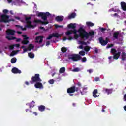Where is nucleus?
Returning a JSON list of instances; mask_svg holds the SVG:
<instances>
[{
  "mask_svg": "<svg viewBox=\"0 0 126 126\" xmlns=\"http://www.w3.org/2000/svg\"><path fill=\"white\" fill-rule=\"evenodd\" d=\"M77 32L79 34V36L81 38V39H83V40H87V39L89 38V36H94L95 34L93 31L89 32L88 33L86 31L83 29V27H80L78 30Z\"/></svg>",
  "mask_w": 126,
  "mask_h": 126,
  "instance_id": "1",
  "label": "nucleus"
},
{
  "mask_svg": "<svg viewBox=\"0 0 126 126\" xmlns=\"http://www.w3.org/2000/svg\"><path fill=\"white\" fill-rule=\"evenodd\" d=\"M16 32L14 30L8 29L6 31V34L7 36H6V38L9 41H11V40H15L16 39V37L13 36H14L15 35V33Z\"/></svg>",
  "mask_w": 126,
  "mask_h": 126,
  "instance_id": "2",
  "label": "nucleus"
},
{
  "mask_svg": "<svg viewBox=\"0 0 126 126\" xmlns=\"http://www.w3.org/2000/svg\"><path fill=\"white\" fill-rule=\"evenodd\" d=\"M38 82H42V79L40 78L39 74H35L34 76L32 77L31 80L30 81L31 84Z\"/></svg>",
  "mask_w": 126,
  "mask_h": 126,
  "instance_id": "3",
  "label": "nucleus"
},
{
  "mask_svg": "<svg viewBox=\"0 0 126 126\" xmlns=\"http://www.w3.org/2000/svg\"><path fill=\"white\" fill-rule=\"evenodd\" d=\"M69 60H72L74 62H77L79 60H81V56L79 54H73L68 56Z\"/></svg>",
  "mask_w": 126,
  "mask_h": 126,
  "instance_id": "4",
  "label": "nucleus"
},
{
  "mask_svg": "<svg viewBox=\"0 0 126 126\" xmlns=\"http://www.w3.org/2000/svg\"><path fill=\"white\" fill-rule=\"evenodd\" d=\"M50 15H51V14L48 12L46 13L39 12L38 13L37 16H38V17H41L44 21H47V20H48V16H50Z\"/></svg>",
  "mask_w": 126,
  "mask_h": 126,
  "instance_id": "5",
  "label": "nucleus"
},
{
  "mask_svg": "<svg viewBox=\"0 0 126 126\" xmlns=\"http://www.w3.org/2000/svg\"><path fill=\"white\" fill-rule=\"evenodd\" d=\"M8 19H9V16L6 14H2L0 16V22L7 23V22H9V21H10V20H8Z\"/></svg>",
  "mask_w": 126,
  "mask_h": 126,
  "instance_id": "6",
  "label": "nucleus"
},
{
  "mask_svg": "<svg viewBox=\"0 0 126 126\" xmlns=\"http://www.w3.org/2000/svg\"><path fill=\"white\" fill-rule=\"evenodd\" d=\"M25 19L27 22L26 27H27V28H32V27H33V25H32V22L29 21L31 19V17H26Z\"/></svg>",
  "mask_w": 126,
  "mask_h": 126,
  "instance_id": "7",
  "label": "nucleus"
},
{
  "mask_svg": "<svg viewBox=\"0 0 126 126\" xmlns=\"http://www.w3.org/2000/svg\"><path fill=\"white\" fill-rule=\"evenodd\" d=\"M99 42L101 44V46H106L108 44V41H109V38H106L105 40L103 39V37H100L99 39Z\"/></svg>",
  "mask_w": 126,
  "mask_h": 126,
  "instance_id": "8",
  "label": "nucleus"
},
{
  "mask_svg": "<svg viewBox=\"0 0 126 126\" xmlns=\"http://www.w3.org/2000/svg\"><path fill=\"white\" fill-rule=\"evenodd\" d=\"M118 52L117 53H115V54H113V59L114 60H118L119 58H120V56H121V52H122V49L118 48L117 49Z\"/></svg>",
  "mask_w": 126,
  "mask_h": 126,
  "instance_id": "9",
  "label": "nucleus"
},
{
  "mask_svg": "<svg viewBox=\"0 0 126 126\" xmlns=\"http://www.w3.org/2000/svg\"><path fill=\"white\" fill-rule=\"evenodd\" d=\"M61 35H60L59 33H53L52 34L49 35V36L47 37L46 40H51L52 38L54 37L55 38H60Z\"/></svg>",
  "mask_w": 126,
  "mask_h": 126,
  "instance_id": "10",
  "label": "nucleus"
},
{
  "mask_svg": "<svg viewBox=\"0 0 126 126\" xmlns=\"http://www.w3.org/2000/svg\"><path fill=\"white\" fill-rule=\"evenodd\" d=\"M74 30H71L70 31H67L66 32V36H69V35H71L72 33L74 34H77V31L75 29H73Z\"/></svg>",
  "mask_w": 126,
  "mask_h": 126,
  "instance_id": "11",
  "label": "nucleus"
},
{
  "mask_svg": "<svg viewBox=\"0 0 126 126\" xmlns=\"http://www.w3.org/2000/svg\"><path fill=\"white\" fill-rule=\"evenodd\" d=\"M35 23H37V24H43V25H47V24H49V22L48 21H42L41 20H34Z\"/></svg>",
  "mask_w": 126,
  "mask_h": 126,
  "instance_id": "12",
  "label": "nucleus"
},
{
  "mask_svg": "<svg viewBox=\"0 0 126 126\" xmlns=\"http://www.w3.org/2000/svg\"><path fill=\"white\" fill-rule=\"evenodd\" d=\"M67 92L69 94L74 93V92H75V86H73L70 88H68L67 90Z\"/></svg>",
  "mask_w": 126,
  "mask_h": 126,
  "instance_id": "13",
  "label": "nucleus"
},
{
  "mask_svg": "<svg viewBox=\"0 0 126 126\" xmlns=\"http://www.w3.org/2000/svg\"><path fill=\"white\" fill-rule=\"evenodd\" d=\"M23 37H24V40L22 41V44H23V45H27V44L29 43V41H28L29 37L25 35H23Z\"/></svg>",
  "mask_w": 126,
  "mask_h": 126,
  "instance_id": "14",
  "label": "nucleus"
},
{
  "mask_svg": "<svg viewBox=\"0 0 126 126\" xmlns=\"http://www.w3.org/2000/svg\"><path fill=\"white\" fill-rule=\"evenodd\" d=\"M12 73H14V74H20V73H21V70L18 69V68H16V67H14L11 70Z\"/></svg>",
  "mask_w": 126,
  "mask_h": 126,
  "instance_id": "15",
  "label": "nucleus"
},
{
  "mask_svg": "<svg viewBox=\"0 0 126 126\" xmlns=\"http://www.w3.org/2000/svg\"><path fill=\"white\" fill-rule=\"evenodd\" d=\"M43 38H44V37L42 36H37L35 38L36 43H39V44H41V43H42Z\"/></svg>",
  "mask_w": 126,
  "mask_h": 126,
  "instance_id": "16",
  "label": "nucleus"
},
{
  "mask_svg": "<svg viewBox=\"0 0 126 126\" xmlns=\"http://www.w3.org/2000/svg\"><path fill=\"white\" fill-rule=\"evenodd\" d=\"M41 82H36L34 85L35 88H43V84L41 83Z\"/></svg>",
  "mask_w": 126,
  "mask_h": 126,
  "instance_id": "17",
  "label": "nucleus"
},
{
  "mask_svg": "<svg viewBox=\"0 0 126 126\" xmlns=\"http://www.w3.org/2000/svg\"><path fill=\"white\" fill-rule=\"evenodd\" d=\"M112 90H113L112 89H106L105 88H103V92H104V93H107L108 95L109 94H111L112 93Z\"/></svg>",
  "mask_w": 126,
  "mask_h": 126,
  "instance_id": "18",
  "label": "nucleus"
},
{
  "mask_svg": "<svg viewBox=\"0 0 126 126\" xmlns=\"http://www.w3.org/2000/svg\"><path fill=\"white\" fill-rule=\"evenodd\" d=\"M120 4L122 10H123V11H126V3L125 2H121Z\"/></svg>",
  "mask_w": 126,
  "mask_h": 126,
  "instance_id": "19",
  "label": "nucleus"
},
{
  "mask_svg": "<svg viewBox=\"0 0 126 126\" xmlns=\"http://www.w3.org/2000/svg\"><path fill=\"white\" fill-rule=\"evenodd\" d=\"M55 20L57 21V22H62V21L63 20V17L58 16L56 17Z\"/></svg>",
  "mask_w": 126,
  "mask_h": 126,
  "instance_id": "20",
  "label": "nucleus"
},
{
  "mask_svg": "<svg viewBox=\"0 0 126 126\" xmlns=\"http://www.w3.org/2000/svg\"><path fill=\"white\" fill-rule=\"evenodd\" d=\"M75 16H76V13L73 12L70 15L68 16V19H72V18H75Z\"/></svg>",
  "mask_w": 126,
  "mask_h": 126,
  "instance_id": "21",
  "label": "nucleus"
},
{
  "mask_svg": "<svg viewBox=\"0 0 126 126\" xmlns=\"http://www.w3.org/2000/svg\"><path fill=\"white\" fill-rule=\"evenodd\" d=\"M120 35V32H114L113 34V37L114 38L116 39V40L119 39V35Z\"/></svg>",
  "mask_w": 126,
  "mask_h": 126,
  "instance_id": "22",
  "label": "nucleus"
},
{
  "mask_svg": "<svg viewBox=\"0 0 126 126\" xmlns=\"http://www.w3.org/2000/svg\"><path fill=\"white\" fill-rule=\"evenodd\" d=\"M38 109L39 112H44L46 109V107L44 105H40L38 107Z\"/></svg>",
  "mask_w": 126,
  "mask_h": 126,
  "instance_id": "23",
  "label": "nucleus"
},
{
  "mask_svg": "<svg viewBox=\"0 0 126 126\" xmlns=\"http://www.w3.org/2000/svg\"><path fill=\"white\" fill-rule=\"evenodd\" d=\"M96 94H98V90L95 89L93 92V96L94 98H97V97H98V95H96Z\"/></svg>",
  "mask_w": 126,
  "mask_h": 126,
  "instance_id": "24",
  "label": "nucleus"
},
{
  "mask_svg": "<svg viewBox=\"0 0 126 126\" xmlns=\"http://www.w3.org/2000/svg\"><path fill=\"white\" fill-rule=\"evenodd\" d=\"M15 27L21 29V30H22L23 31H25L26 30V28H23V26H20L19 25H16Z\"/></svg>",
  "mask_w": 126,
  "mask_h": 126,
  "instance_id": "25",
  "label": "nucleus"
},
{
  "mask_svg": "<svg viewBox=\"0 0 126 126\" xmlns=\"http://www.w3.org/2000/svg\"><path fill=\"white\" fill-rule=\"evenodd\" d=\"M76 27V26H75V24H72L70 23V24L68 25V28L72 29H74Z\"/></svg>",
  "mask_w": 126,
  "mask_h": 126,
  "instance_id": "26",
  "label": "nucleus"
},
{
  "mask_svg": "<svg viewBox=\"0 0 126 126\" xmlns=\"http://www.w3.org/2000/svg\"><path fill=\"white\" fill-rule=\"evenodd\" d=\"M121 57H122V61H123V62H124L126 59V52H123L122 54L121 55Z\"/></svg>",
  "mask_w": 126,
  "mask_h": 126,
  "instance_id": "27",
  "label": "nucleus"
},
{
  "mask_svg": "<svg viewBox=\"0 0 126 126\" xmlns=\"http://www.w3.org/2000/svg\"><path fill=\"white\" fill-rule=\"evenodd\" d=\"M65 72V67H61L59 70L60 73H64Z\"/></svg>",
  "mask_w": 126,
  "mask_h": 126,
  "instance_id": "28",
  "label": "nucleus"
},
{
  "mask_svg": "<svg viewBox=\"0 0 126 126\" xmlns=\"http://www.w3.org/2000/svg\"><path fill=\"white\" fill-rule=\"evenodd\" d=\"M90 49H91V47L88 45H86L84 48V50L85 52H89V51H90Z\"/></svg>",
  "mask_w": 126,
  "mask_h": 126,
  "instance_id": "29",
  "label": "nucleus"
},
{
  "mask_svg": "<svg viewBox=\"0 0 126 126\" xmlns=\"http://www.w3.org/2000/svg\"><path fill=\"white\" fill-rule=\"evenodd\" d=\"M28 56L31 59H34V58H35V54H34L32 52L29 53Z\"/></svg>",
  "mask_w": 126,
  "mask_h": 126,
  "instance_id": "30",
  "label": "nucleus"
},
{
  "mask_svg": "<svg viewBox=\"0 0 126 126\" xmlns=\"http://www.w3.org/2000/svg\"><path fill=\"white\" fill-rule=\"evenodd\" d=\"M34 48H35V46H34L33 44H30L29 45L28 50H29V51H31V50H32V49H34Z\"/></svg>",
  "mask_w": 126,
  "mask_h": 126,
  "instance_id": "31",
  "label": "nucleus"
},
{
  "mask_svg": "<svg viewBox=\"0 0 126 126\" xmlns=\"http://www.w3.org/2000/svg\"><path fill=\"white\" fill-rule=\"evenodd\" d=\"M86 24H87V26H89V27L91 26V27H92V26H94V23H93L91 22H87Z\"/></svg>",
  "mask_w": 126,
  "mask_h": 126,
  "instance_id": "32",
  "label": "nucleus"
},
{
  "mask_svg": "<svg viewBox=\"0 0 126 126\" xmlns=\"http://www.w3.org/2000/svg\"><path fill=\"white\" fill-rule=\"evenodd\" d=\"M85 90H87V87H86V88H83V91H80V93L82 95H84V94H85V93H86V91Z\"/></svg>",
  "mask_w": 126,
  "mask_h": 126,
  "instance_id": "33",
  "label": "nucleus"
},
{
  "mask_svg": "<svg viewBox=\"0 0 126 126\" xmlns=\"http://www.w3.org/2000/svg\"><path fill=\"white\" fill-rule=\"evenodd\" d=\"M110 52L111 53V54H113V55H115V54H117V50H116V49L114 48H112L111 49Z\"/></svg>",
  "mask_w": 126,
  "mask_h": 126,
  "instance_id": "34",
  "label": "nucleus"
},
{
  "mask_svg": "<svg viewBox=\"0 0 126 126\" xmlns=\"http://www.w3.org/2000/svg\"><path fill=\"white\" fill-rule=\"evenodd\" d=\"M108 60L109 63H112V62H113V61H114L115 59L113 56H109L108 57Z\"/></svg>",
  "mask_w": 126,
  "mask_h": 126,
  "instance_id": "35",
  "label": "nucleus"
},
{
  "mask_svg": "<svg viewBox=\"0 0 126 126\" xmlns=\"http://www.w3.org/2000/svg\"><path fill=\"white\" fill-rule=\"evenodd\" d=\"M79 44L81 45H85V46L87 45V42L83 41H79Z\"/></svg>",
  "mask_w": 126,
  "mask_h": 126,
  "instance_id": "36",
  "label": "nucleus"
},
{
  "mask_svg": "<svg viewBox=\"0 0 126 126\" xmlns=\"http://www.w3.org/2000/svg\"><path fill=\"white\" fill-rule=\"evenodd\" d=\"M66 51H67V49L66 48H65V47H63L61 48V52H62V53H65V52H66Z\"/></svg>",
  "mask_w": 126,
  "mask_h": 126,
  "instance_id": "37",
  "label": "nucleus"
},
{
  "mask_svg": "<svg viewBox=\"0 0 126 126\" xmlns=\"http://www.w3.org/2000/svg\"><path fill=\"white\" fill-rule=\"evenodd\" d=\"M16 58H13L11 59V63H16Z\"/></svg>",
  "mask_w": 126,
  "mask_h": 126,
  "instance_id": "38",
  "label": "nucleus"
},
{
  "mask_svg": "<svg viewBox=\"0 0 126 126\" xmlns=\"http://www.w3.org/2000/svg\"><path fill=\"white\" fill-rule=\"evenodd\" d=\"M35 106V102L34 101H32L31 102L30 104V108L31 109V108H34Z\"/></svg>",
  "mask_w": 126,
  "mask_h": 126,
  "instance_id": "39",
  "label": "nucleus"
},
{
  "mask_svg": "<svg viewBox=\"0 0 126 126\" xmlns=\"http://www.w3.org/2000/svg\"><path fill=\"white\" fill-rule=\"evenodd\" d=\"M79 54L80 55V56H85V52L83 50L80 51Z\"/></svg>",
  "mask_w": 126,
  "mask_h": 126,
  "instance_id": "40",
  "label": "nucleus"
},
{
  "mask_svg": "<svg viewBox=\"0 0 126 126\" xmlns=\"http://www.w3.org/2000/svg\"><path fill=\"white\" fill-rule=\"evenodd\" d=\"M48 83L49 84H54V83H55V80L53 79H50L48 81Z\"/></svg>",
  "mask_w": 126,
  "mask_h": 126,
  "instance_id": "41",
  "label": "nucleus"
},
{
  "mask_svg": "<svg viewBox=\"0 0 126 126\" xmlns=\"http://www.w3.org/2000/svg\"><path fill=\"white\" fill-rule=\"evenodd\" d=\"M80 70V69H79V68H75L72 71H73V72H78V71H79Z\"/></svg>",
  "mask_w": 126,
  "mask_h": 126,
  "instance_id": "42",
  "label": "nucleus"
},
{
  "mask_svg": "<svg viewBox=\"0 0 126 126\" xmlns=\"http://www.w3.org/2000/svg\"><path fill=\"white\" fill-rule=\"evenodd\" d=\"M112 47H114V44H108V45L106 47V49H109V48H112Z\"/></svg>",
  "mask_w": 126,
  "mask_h": 126,
  "instance_id": "43",
  "label": "nucleus"
},
{
  "mask_svg": "<svg viewBox=\"0 0 126 126\" xmlns=\"http://www.w3.org/2000/svg\"><path fill=\"white\" fill-rule=\"evenodd\" d=\"M99 29H100L101 32H105V31H106V30H107V29L104 28H100Z\"/></svg>",
  "mask_w": 126,
  "mask_h": 126,
  "instance_id": "44",
  "label": "nucleus"
},
{
  "mask_svg": "<svg viewBox=\"0 0 126 126\" xmlns=\"http://www.w3.org/2000/svg\"><path fill=\"white\" fill-rule=\"evenodd\" d=\"M14 55H16V52L15 51H13L12 53L10 54V56L11 57H13V56H14Z\"/></svg>",
  "mask_w": 126,
  "mask_h": 126,
  "instance_id": "45",
  "label": "nucleus"
},
{
  "mask_svg": "<svg viewBox=\"0 0 126 126\" xmlns=\"http://www.w3.org/2000/svg\"><path fill=\"white\" fill-rule=\"evenodd\" d=\"M81 61L82 63H84L85 62H86V61H87V59L86 58V57H83L81 59Z\"/></svg>",
  "mask_w": 126,
  "mask_h": 126,
  "instance_id": "46",
  "label": "nucleus"
},
{
  "mask_svg": "<svg viewBox=\"0 0 126 126\" xmlns=\"http://www.w3.org/2000/svg\"><path fill=\"white\" fill-rule=\"evenodd\" d=\"M74 39H78V38H79V35H78V34H77V33H76L74 35Z\"/></svg>",
  "mask_w": 126,
  "mask_h": 126,
  "instance_id": "47",
  "label": "nucleus"
},
{
  "mask_svg": "<svg viewBox=\"0 0 126 126\" xmlns=\"http://www.w3.org/2000/svg\"><path fill=\"white\" fill-rule=\"evenodd\" d=\"M9 49L10 50H13V49H14V45H10V46L9 47Z\"/></svg>",
  "mask_w": 126,
  "mask_h": 126,
  "instance_id": "48",
  "label": "nucleus"
},
{
  "mask_svg": "<svg viewBox=\"0 0 126 126\" xmlns=\"http://www.w3.org/2000/svg\"><path fill=\"white\" fill-rule=\"evenodd\" d=\"M3 12L4 14H6L8 12V10L7 9H4L3 10Z\"/></svg>",
  "mask_w": 126,
  "mask_h": 126,
  "instance_id": "49",
  "label": "nucleus"
},
{
  "mask_svg": "<svg viewBox=\"0 0 126 126\" xmlns=\"http://www.w3.org/2000/svg\"><path fill=\"white\" fill-rule=\"evenodd\" d=\"M88 72H89L90 74L92 73V72H93V69H90L89 70H87Z\"/></svg>",
  "mask_w": 126,
  "mask_h": 126,
  "instance_id": "50",
  "label": "nucleus"
},
{
  "mask_svg": "<svg viewBox=\"0 0 126 126\" xmlns=\"http://www.w3.org/2000/svg\"><path fill=\"white\" fill-rule=\"evenodd\" d=\"M74 38L71 36H68L67 39L69 40V41H71V40H73Z\"/></svg>",
  "mask_w": 126,
  "mask_h": 126,
  "instance_id": "51",
  "label": "nucleus"
},
{
  "mask_svg": "<svg viewBox=\"0 0 126 126\" xmlns=\"http://www.w3.org/2000/svg\"><path fill=\"white\" fill-rule=\"evenodd\" d=\"M28 51V49L27 48H24L23 49V54H24V53H26Z\"/></svg>",
  "mask_w": 126,
  "mask_h": 126,
  "instance_id": "52",
  "label": "nucleus"
},
{
  "mask_svg": "<svg viewBox=\"0 0 126 126\" xmlns=\"http://www.w3.org/2000/svg\"><path fill=\"white\" fill-rule=\"evenodd\" d=\"M55 27L56 28H61V27H63V26H60V25H55Z\"/></svg>",
  "mask_w": 126,
  "mask_h": 126,
  "instance_id": "53",
  "label": "nucleus"
},
{
  "mask_svg": "<svg viewBox=\"0 0 126 126\" xmlns=\"http://www.w3.org/2000/svg\"><path fill=\"white\" fill-rule=\"evenodd\" d=\"M78 48L81 49V50H83V46L82 45H81L78 47Z\"/></svg>",
  "mask_w": 126,
  "mask_h": 126,
  "instance_id": "54",
  "label": "nucleus"
},
{
  "mask_svg": "<svg viewBox=\"0 0 126 126\" xmlns=\"http://www.w3.org/2000/svg\"><path fill=\"white\" fill-rule=\"evenodd\" d=\"M98 48H96V47H95V53L96 54H98Z\"/></svg>",
  "mask_w": 126,
  "mask_h": 126,
  "instance_id": "55",
  "label": "nucleus"
},
{
  "mask_svg": "<svg viewBox=\"0 0 126 126\" xmlns=\"http://www.w3.org/2000/svg\"><path fill=\"white\" fill-rule=\"evenodd\" d=\"M17 33L18 34V35H21L22 34V32H20V31H17Z\"/></svg>",
  "mask_w": 126,
  "mask_h": 126,
  "instance_id": "56",
  "label": "nucleus"
},
{
  "mask_svg": "<svg viewBox=\"0 0 126 126\" xmlns=\"http://www.w3.org/2000/svg\"><path fill=\"white\" fill-rule=\"evenodd\" d=\"M100 78L99 77H96L95 78V81H99V80Z\"/></svg>",
  "mask_w": 126,
  "mask_h": 126,
  "instance_id": "57",
  "label": "nucleus"
},
{
  "mask_svg": "<svg viewBox=\"0 0 126 126\" xmlns=\"http://www.w3.org/2000/svg\"><path fill=\"white\" fill-rule=\"evenodd\" d=\"M124 100L125 101V102H126V94H124Z\"/></svg>",
  "mask_w": 126,
  "mask_h": 126,
  "instance_id": "58",
  "label": "nucleus"
},
{
  "mask_svg": "<svg viewBox=\"0 0 126 126\" xmlns=\"http://www.w3.org/2000/svg\"><path fill=\"white\" fill-rule=\"evenodd\" d=\"M77 85H78V86H79V87H80V86H81V83L78 82L77 83Z\"/></svg>",
  "mask_w": 126,
  "mask_h": 126,
  "instance_id": "59",
  "label": "nucleus"
},
{
  "mask_svg": "<svg viewBox=\"0 0 126 126\" xmlns=\"http://www.w3.org/2000/svg\"><path fill=\"white\" fill-rule=\"evenodd\" d=\"M50 45V41H47L46 43V46H49Z\"/></svg>",
  "mask_w": 126,
  "mask_h": 126,
  "instance_id": "60",
  "label": "nucleus"
},
{
  "mask_svg": "<svg viewBox=\"0 0 126 126\" xmlns=\"http://www.w3.org/2000/svg\"><path fill=\"white\" fill-rule=\"evenodd\" d=\"M20 45H19V44H15V47H16V48H19Z\"/></svg>",
  "mask_w": 126,
  "mask_h": 126,
  "instance_id": "61",
  "label": "nucleus"
},
{
  "mask_svg": "<svg viewBox=\"0 0 126 126\" xmlns=\"http://www.w3.org/2000/svg\"><path fill=\"white\" fill-rule=\"evenodd\" d=\"M25 83L26 85H29V82L28 81H26Z\"/></svg>",
  "mask_w": 126,
  "mask_h": 126,
  "instance_id": "62",
  "label": "nucleus"
},
{
  "mask_svg": "<svg viewBox=\"0 0 126 126\" xmlns=\"http://www.w3.org/2000/svg\"><path fill=\"white\" fill-rule=\"evenodd\" d=\"M20 41H21V39H20V38H18L16 40V42H20Z\"/></svg>",
  "mask_w": 126,
  "mask_h": 126,
  "instance_id": "63",
  "label": "nucleus"
},
{
  "mask_svg": "<svg viewBox=\"0 0 126 126\" xmlns=\"http://www.w3.org/2000/svg\"><path fill=\"white\" fill-rule=\"evenodd\" d=\"M124 109L126 112V106H124Z\"/></svg>",
  "mask_w": 126,
  "mask_h": 126,
  "instance_id": "64",
  "label": "nucleus"
}]
</instances>
